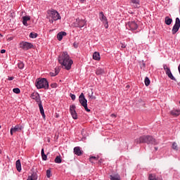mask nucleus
<instances>
[{"label": "nucleus", "mask_w": 180, "mask_h": 180, "mask_svg": "<svg viewBox=\"0 0 180 180\" xmlns=\"http://www.w3.org/2000/svg\"><path fill=\"white\" fill-rule=\"evenodd\" d=\"M58 63L62 65V67H64L65 70L70 71L74 61H72L71 58H70L68 53L63 52L58 56Z\"/></svg>", "instance_id": "obj_1"}, {"label": "nucleus", "mask_w": 180, "mask_h": 180, "mask_svg": "<svg viewBox=\"0 0 180 180\" xmlns=\"http://www.w3.org/2000/svg\"><path fill=\"white\" fill-rule=\"evenodd\" d=\"M136 144H141V143H146V144H153V146H157L158 144L155 139L153 138L151 136H141L139 139L135 140Z\"/></svg>", "instance_id": "obj_2"}, {"label": "nucleus", "mask_w": 180, "mask_h": 180, "mask_svg": "<svg viewBox=\"0 0 180 180\" xmlns=\"http://www.w3.org/2000/svg\"><path fill=\"white\" fill-rule=\"evenodd\" d=\"M37 89H49V82L46 78L37 79L35 82Z\"/></svg>", "instance_id": "obj_3"}, {"label": "nucleus", "mask_w": 180, "mask_h": 180, "mask_svg": "<svg viewBox=\"0 0 180 180\" xmlns=\"http://www.w3.org/2000/svg\"><path fill=\"white\" fill-rule=\"evenodd\" d=\"M79 103L84 108L86 112H91V110L88 108V100L85 98V96H84V93H82L79 96Z\"/></svg>", "instance_id": "obj_4"}, {"label": "nucleus", "mask_w": 180, "mask_h": 180, "mask_svg": "<svg viewBox=\"0 0 180 180\" xmlns=\"http://www.w3.org/2000/svg\"><path fill=\"white\" fill-rule=\"evenodd\" d=\"M86 20L84 18H78L73 22V26L75 27H84V26H86Z\"/></svg>", "instance_id": "obj_5"}, {"label": "nucleus", "mask_w": 180, "mask_h": 180, "mask_svg": "<svg viewBox=\"0 0 180 180\" xmlns=\"http://www.w3.org/2000/svg\"><path fill=\"white\" fill-rule=\"evenodd\" d=\"M48 13H49L50 18L53 19V20H58L61 19V16H60V13L56 10H51V11H49Z\"/></svg>", "instance_id": "obj_6"}, {"label": "nucleus", "mask_w": 180, "mask_h": 180, "mask_svg": "<svg viewBox=\"0 0 180 180\" xmlns=\"http://www.w3.org/2000/svg\"><path fill=\"white\" fill-rule=\"evenodd\" d=\"M20 47L22 50H30V49H33V44L27 41H22L20 43Z\"/></svg>", "instance_id": "obj_7"}, {"label": "nucleus", "mask_w": 180, "mask_h": 180, "mask_svg": "<svg viewBox=\"0 0 180 180\" xmlns=\"http://www.w3.org/2000/svg\"><path fill=\"white\" fill-rule=\"evenodd\" d=\"M179 27H180V20H179V18H176L175 20V24L173 26L172 30V34H175L178 32V30H179Z\"/></svg>", "instance_id": "obj_8"}, {"label": "nucleus", "mask_w": 180, "mask_h": 180, "mask_svg": "<svg viewBox=\"0 0 180 180\" xmlns=\"http://www.w3.org/2000/svg\"><path fill=\"white\" fill-rule=\"evenodd\" d=\"M76 108L77 107L74 104L70 105V112L71 116L72 119H74L75 120H77L78 119V115L77 114V111L75 110Z\"/></svg>", "instance_id": "obj_9"}, {"label": "nucleus", "mask_w": 180, "mask_h": 180, "mask_svg": "<svg viewBox=\"0 0 180 180\" xmlns=\"http://www.w3.org/2000/svg\"><path fill=\"white\" fill-rule=\"evenodd\" d=\"M126 27L129 30H136L139 27V25L135 21H130L126 25Z\"/></svg>", "instance_id": "obj_10"}, {"label": "nucleus", "mask_w": 180, "mask_h": 180, "mask_svg": "<svg viewBox=\"0 0 180 180\" xmlns=\"http://www.w3.org/2000/svg\"><path fill=\"white\" fill-rule=\"evenodd\" d=\"M32 99L36 101L37 103H40L41 102V98H40V94L39 93H32L31 94Z\"/></svg>", "instance_id": "obj_11"}, {"label": "nucleus", "mask_w": 180, "mask_h": 180, "mask_svg": "<svg viewBox=\"0 0 180 180\" xmlns=\"http://www.w3.org/2000/svg\"><path fill=\"white\" fill-rule=\"evenodd\" d=\"M22 127L21 125L17 124L15 127H12L10 133L11 136H13V133H16V131H20L22 130Z\"/></svg>", "instance_id": "obj_12"}, {"label": "nucleus", "mask_w": 180, "mask_h": 180, "mask_svg": "<svg viewBox=\"0 0 180 180\" xmlns=\"http://www.w3.org/2000/svg\"><path fill=\"white\" fill-rule=\"evenodd\" d=\"M129 4L135 8H140V0H130Z\"/></svg>", "instance_id": "obj_13"}, {"label": "nucleus", "mask_w": 180, "mask_h": 180, "mask_svg": "<svg viewBox=\"0 0 180 180\" xmlns=\"http://www.w3.org/2000/svg\"><path fill=\"white\" fill-rule=\"evenodd\" d=\"M74 154L80 156L82 155V154H84V151L81 150V148L79 146H77L74 148Z\"/></svg>", "instance_id": "obj_14"}, {"label": "nucleus", "mask_w": 180, "mask_h": 180, "mask_svg": "<svg viewBox=\"0 0 180 180\" xmlns=\"http://www.w3.org/2000/svg\"><path fill=\"white\" fill-rule=\"evenodd\" d=\"M38 105L42 117L44 119H46V114H44V109L43 108V104H41V101L40 103H38Z\"/></svg>", "instance_id": "obj_15"}, {"label": "nucleus", "mask_w": 180, "mask_h": 180, "mask_svg": "<svg viewBox=\"0 0 180 180\" xmlns=\"http://www.w3.org/2000/svg\"><path fill=\"white\" fill-rule=\"evenodd\" d=\"M64 36H67V32H60L57 34V39L59 40V41H61L63 40V37Z\"/></svg>", "instance_id": "obj_16"}, {"label": "nucleus", "mask_w": 180, "mask_h": 180, "mask_svg": "<svg viewBox=\"0 0 180 180\" xmlns=\"http://www.w3.org/2000/svg\"><path fill=\"white\" fill-rule=\"evenodd\" d=\"M99 19L101 22H103V23H105V22H108V18H106V16H105V14H103V12L102 11L99 13Z\"/></svg>", "instance_id": "obj_17"}, {"label": "nucleus", "mask_w": 180, "mask_h": 180, "mask_svg": "<svg viewBox=\"0 0 180 180\" xmlns=\"http://www.w3.org/2000/svg\"><path fill=\"white\" fill-rule=\"evenodd\" d=\"M30 20V16L29 15H25L22 17V25L24 26H28L27 25V21Z\"/></svg>", "instance_id": "obj_18"}, {"label": "nucleus", "mask_w": 180, "mask_h": 180, "mask_svg": "<svg viewBox=\"0 0 180 180\" xmlns=\"http://www.w3.org/2000/svg\"><path fill=\"white\" fill-rule=\"evenodd\" d=\"M15 167H16L17 171H18V172H20L22 171V164L20 163V160H18L15 162Z\"/></svg>", "instance_id": "obj_19"}, {"label": "nucleus", "mask_w": 180, "mask_h": 180, "mask_svg": "<svg viewBox=\"0 0 180 180\" xmlns=\"http://www.w3.org/2000/svg\"><path fill=\"white\" fill-rule=\"evenodd\" d=\"M93 59L96 60V61H99L101 60V55L99 52H94L93 54Z\"/></svg>", "instance_id": "obj_20"}, {"label": "nucleus", "mask_w": 180, "mask_h": 180, "mask_svg": "<svg viewBox=\"0 0 180 180\" xmlns=\"http://www.w3.org/2000/svg\"><path fill=\"white\" fill-rule=\"evenodd\" d=\"M27 180H37V174L32 173L31 176H28Z\"/></svg>", "instance_id": "obj_21"}, {"label": "nucleus", "mask_w": 180, "mask_h": 180, "mask_svg": "<svg viewBox=\"0 0 180 180\" xmlns=\"http://www.w3.org/2000/svg\"><path fill=\"white\" fill-rule=\"evenodd\" d=\"M170 114H171L172 116H179V115H180V110H172L170 112Z\"/></svg>", "instance_id": "obj_22"}, {"label": "nucleus", "mask_w": 180, "mask_h": 180, "mask_svg": "<svg viewBox=\"0 0 180 180\" xmlns=\"http://www.w3.org/2000/svg\"><path fill=\"white\" fill-rule=\"evenodd\" d=\"M96 75H103L105 74V70L102 68H97L96 70Z\"/></svg>", "instance_id": "obj_23"}, {"label": "nucleus", "mask_w": 180, "mask_h": 180, "mask_svg": "<svg viewBox=\"0 0 180 180\" xmlns=\"http://www.w3.org/2000/svg\"><path fill=\"white\" fill-rule=\"evenodd\" d=\"M41 158L43 161H47V155L44 154V148L41 150Z\"/></svg>", "instance_id": "obj_24"}, {"label": "nucleus", "mask_w": 180, "mask_h": 180, "mask_svg": "<svg viewBox=\"0 0 180 180\" xmlns=\"http://www.w3.org/2000/svg\"><path fill=\"white\" fill-rule=\"evenodd\" d=\"M165 22L167 25V26H169L171 23H172V19L169 18V17L167 16L165 18Z\"/></svg>", "instance_id": "obj_25"}, {"label": "nucleus", "mask_w": 180, "mask_h": 180, "mask_svg": "<svg viewBox=\"0 0 180 180\" xmlns=\"http://www.w3.org/2000/svg\"><path fill=\"white\" fill-rule=\"evenodd\" d=\"M110 180H120V176L119 175H110Z\"/></svg>", "instance_id": "obj_26"}, {"label": "nucleus", "mask_w": 180, "mask_h": 180, "mask_svg": "<svg viewBox=\"0 0 180 180\" xmlns=\"http://www.w3.org/2000/svg\"><path fill=\"white\" fill-rule=\"evenodd\" d=\"M55 162L56 164H61L62 162L61 156H56V158H55Z\"/></svg>", "instance_id": "obj_27"}, {"label": "nucleus", "mask_w": 180, "mask_h": 180, "mask_svg": "<svg viewBox=\"0 0 180 180\" xmlns=\"http://www.w3.org/2000/svg\"><path fill=\"white\" fill-rule=\"evenodd\" d=\"M144 83H145L146 86H148V85H150V81L148 77H146L145 78Z\"/></svg>", "instance_id": "obj_28"}, {"label": "nucleus", "mask_w": 180, "mask_h": 180, "mask_svg": "<svg viewBox=\"0 0 180 180\" xmlns=\"http://www.w3.org/2000/svg\"><path fill=\"white\" fill-rule=\"evenodd\" d=\"M18 68H20V70H23V68H25V64L23 63V62H20L18 64Z\"/></svg>", "instance_id": "obj_29"}, {"label": "nucleus", "mask_w": 180, "mask_h": 180, "mask_svg": "<svg viewBox=\"0 0 180 180\" xmlns=\"http://www.w3.org/2000/svg\"><path fill=\"white\" fill-rule=\"evenodd\" d=\"M30 37L31 39H36V37H37V33H34V32H31L30 34Z\"/></svg>", "instance_id": "obj_30"}, {"label": "nucleus", "mask_w": 180, "mask_h": 180, "mask_svg": "<svg viewBox=\"0 0 180 180\" xmlns=\"http://www.w3.org/2000/svg\"><path fill=\"white\" fill-rule=\"evenodd\" d=\"M94 161H98V158H96V157H95V156H91V157L89 158L90 162L94 163Z\"/></svg>", "instance_id": "obj_31"}, {"label": "nucleus", "mask_w": 180, "mask_h": 180, "mask_svg": "<svg viewBox=\"0 0 180 180\" xmlns=\"http://www.w3.org/2000/svg\"><path fill=\"white\" fill-rule=\"evenodd\" d=\"M13 92L14 94H20V89L19 88H15L13 89Z\"/></svg>", "instance_id": "obj_32"}, {"label": "nucleus", "mask_w": 180, "mask_h": 180, "mask_svg": "<svg viewBox=\"0 0 180 180\" xmlns=\"http://www.w3.org/2000/svg\"><path fill=\"white\" fill-rule=\"evenodd\" d=\"M167 77H169V78H170V79H172L173 81H175V77H174V75H172V72L169 73L167 75Z\"/></svg>", "instance_id": "obj_33"}, {"label": "nucleus", "mask_w": 180, "mask_h": 180, "mask_svg": "<svg viewBox=\"0 0 180 180\" xmlns=\"http://www.w3.org/2000/svg\"><path fill=\"white\" fill-rule=\"evenodd\" d=\"M46 176L50 178L51 176V171L50 169L46 170Z\"/></svg>", "instance_id": "obj_34"}, {"label": "nucleus", "mask_w": 180, "mask_h": 180, "mask_svg": "<svg viewBox=\"0 0 180 180\" xmlns=\"http://www.w3.org/2000/svg\"><path fill=\"white\" fill-rule=\"evenodd\" d=\"M172 148H173V150H178V145L176 144V143H175V142L173 143Z\"/></svg>", "instance_id": "obj_35"}, {"label": "nucleus", "mask_w": 180, "mask_h": 180, "mask_svg": "<svg viewBox=\"0 0 180 180\" xmlns=\"http://www.w3.org/2000/svg\"><path fill=\"white\" fill-rule=\"evenodd\" d=\"M49 75H51V77H56V75H58V72H51L49 73Z\"/></svg>", "instance_id": "obj_36"}, {"label": "nucleus", "mask_w": 180, "mask_h": 180, "mask_svg": "<svg viewBox=\"0 0 180 180\" xmlns=\"http://www.w3.org/2000/svg\"><path fill=\"white\" fill-rule=\"evenodd\" d=\"M51 86L52 88H57V87L58 86V85L57 84V83H52V84H51Z\"/></svg>", "instance_id": "obj_37"}, {"label": "nucleus", "mask_w": 180, "mask_h": 180, "mask_svg": "<svg viewBox=\"0 0 180 180\" xmlns=\"http://www.w3.org/2000/svg\"><path fill=\"white\" fill-rule=\"evenodd\" d=\"M70 98L72 99V101H75V94H70Z\"/></svg>", "instance_id": "obj_38"}, {"label": "nucleus", "mask_w": 180, "mask_h": 180, "mask_svg": "<svg viewBox=\"0 0 180 180\" xmlns=\"http://www.w3.org/2000/svg\"><path fill=\"white\" fill-rule=\"evenodd\" d=\"M166 75L171 74V70L169 68H167L165 70Z\"/></svg>", "instance_id": "obj_39"}, {"label": "nucleus", "mask_w": 180, "mask_h": 180, "mask_svg": "<svg viewBox=\"0 0 180 180\" xmlns=\"http://www.w3.org/2000/svg\"><path fill=\"white\" fill-rule=\"evenodd\" d=\"M104 23H105V29H108V26H109V24H108L109 22H108V21H105Z\"/></svg>", "instance_id": "obj_40"}, {"label": "nucleus", "mask_w": 180, "mask_h": 180, "mask_svg": "<svg viewBox=\"0 0 180 180\" xmlns=\"http://www.w3.org/2000/svg\"><path fill=\"white\" fill-rule=\"evenodd\" d=\"M8 81H13L14 77H8L7 79Z\"/></svg>", "instance_id": "obj_41"}, {"label": "nucleus", "mask_w": 180, "mask_h": 180, "mask_svg": "<svg viewBox=\"0 0 180 180\" xmlns=\"http://www.w3.org/2000/svg\"><path fill=\"white\" fill-rule=\"evenodd\" d=\"M94 93H91V95L89 96L91 99H96V97L94 96Z\"/></svg>", "instance_id": "obj_42"}, {"label": "nucleus", "mask_w": 180, "mask_h": 180, "mask_svg": "<svg viewBox=\"0 0 180 180\" xmlns=\"http://www.w3.org/2000/svg\"><path fill=\"white\" fill-rule=\"evenodd\" d=\"M73 46H74V47H75V49H78V44H77V43H74L73 44Z\"/></svg>", "instance_id": "obj_43"}, {"label": "nucleus", "mask_w": 180, "mask_h": 180, "mask_svg": "<svg viewBox=\"0 0 180 180\" xmlns=\"http://www.w3.org/2000/svg\"><path fill=\"white\" fill-rule=\"evenodd\" d=\"M121 49H126V44H121Z\"/></svg>", "instance_id": "obj_44"}, {"label": "nucleus", "mask_w": 180, "mask_h": 180, "mask_svg": "<svg viewBox=\"0 0 180 180\" xmlns=\"http://www.w3.org/2000/svg\"><path fill=\"white\" fill-rule=\"evenodd\" d=\"M163 68H164L165 71H167V68H168V67L167 66V65H163Z\"/></svg>", "instance_id": "obj_45"}, {"label": "nucleus", "mask_w": 180, "mask_h": 180, "mask_svg": "<svg viewBox=\"0 0 180 180\" xmlns=\"http://www.w3.org/2000/svg\"><path fill=\"white\" fill-rule=\"evenodd\" d=\"M1 54H4V53H6V50L2 49V50L1 51Z\"/></svg>", "instance_id": "obj_46"}, {"label": "nucleus", "mask_w": 180, "mask_h": 180, "mask_svg": "<svg viewBox=\"0 0 180 180\" xmlns=\"http://www.w3.org/2000/svg\"><path fill=\"white\" fill-rule=\"evenodd\" d=\"M55 72H58V74L60 72L58 68H55Z\"/></svg>", "instance_id": "obj_47"}, {"label": "nucleus", "mask_w": 180, "mask_h": 180, "mask_svg": "<svg viewBox=\"0 0 180 180\" xmlns=\"http://www.w3.org/2000/svg\"><path fill=\"white\" fill-rule=\"evenodd\" d=\"M111 117H116V115H115V114H112V115H111Z\"/></svg>", "instance_id": "obj_48"}, {"label": "nucleus", "mask_w": 180, "mask_h": 180, "mask_svg": "<svg viewBox=\"0 0 180 180\" xmlns=\"http://www.w3.org/2000/svg\"><path fill=\"white\" fill-rule=\"evenodd\" d=\"M49 22H50L51 23H53V22H54V20H50Z\"/></svg>", "instance_id": "obj_49"}, {"label": "nucleus", "mask_w": 180, "mask_h": 180, "mask_svg": "<svg viewBox=\"0 0 180 180\" xmlns=\"http://www.w3.org/2000/svg\"><path fill=\"white\" fill-rule=\"evenodd\" d=\"M155 151H158V147H155Z\"/></svg>", "instance_id": "obj_50"}, {"label": "nucleus", "mask_w": 180, "mask_h": 180, "mask_svg": "<svg viewBox=\"0 0 180 180\" xmlns=\"http://www.w3.org/2000/svg\"><path fill=\"white\" fill-rule=\"evenodd\" d=\"M85 0H80V2H82V4H84Z\"/></svg>", "instance_id": "obj_51"}, {"label": "nucleus", "mask_w": 180, "mask_h": 180, "mask_svg": "<svg viewBox=\"0 0 180 180\" xmlns=\"http://www.w3.org/2000/svg\"><path fill=\"white\" fill-rule=\"evenodd\" d=\"M127 88H129V85H127Z\"/></svg>", "instance_id": "obj_52"}, {"label": "nucleus", "mask_w": 180, "mask_h": 180, "mask_svg": "<svg viewBox=\"0 0 180 180\" xmlns=\"http://www.w3.org/2000/svg\"><path fill=\"white\" fill-rule=\"evenodd\" d=\"M0 37H2V34H0Z\"/></svg>", "instance_id": "obj_53"}, {"label": "nucleus", "mask_w": 180, "mask_h": 180, "mask_svg": "<svg viewBox=\"0 0 180 180\" xmlns=\"http://www.w3.org/2000/svg\"><path fill=\"white\" fill-rule=\"evenodd\" d=\"M1 126L0 125V129H1Z\"/></svg>", "instance_id": "obj_54"}]
</instances>
